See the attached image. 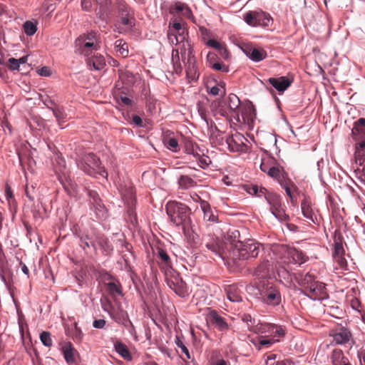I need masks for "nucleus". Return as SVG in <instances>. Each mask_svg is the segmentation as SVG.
Listing matches in <instances>:
<instances>
[{
  "instance_id": "obj_19",
  "label": "nucleus",
  "mask_w": 365,
  "mask_h": 365,
  "mask_svg": "<svg viewBox=\"0 0 365 365\" xmlns=\"http://www.w3.org/2000/svg\"><path fill=\"white\" fill-rule=\"evenodd\" d=\"M122 199L125 205L136 203L134 187L129 182H124L118 187Z\"/></svg>"
},
{
  "instance_id": "obj_54",
  "label": "nucleus",
  "mask_w": 365,
  "mask_h": 365,
  "mask_svg": "<svg viewBox=\"0 0 365 365\" xmlns=\"http://www.w3.org/2000/svg\"><path fill=\"white\" fill-rule=\"evenodd\" d=\"M195 158L198 159V161H197L198 165L200 168H202V169H205L207 167H208V165L211 163V160H210L209 157H207V156L201 157L200 155V154L196 153Z\"/></svg>"
},
{
  "instance_id": "obj_21",
  "label": "nucleus",
  "mask_w": 365,
  "mask_h": 365,
  "mask_svg": "<svg viewBox=\"0 0 365 365\" xmlns=\"http://www.w3.org/2000/svg\"><path fill=\"white\" fill-rule=\"evenodd\" d=\"M95 240L97 247H98L102 253L106 256H110L113 251V246L104 234L97 233L95 234Z\"/></svg>"
},
{
  "instance_id": "obj_48",
  "label": "nucleus",
  "mask_w": 365,
  "mask_h": 365,
  "mask_svg": "<svg viewBox=\"0 0 365 365\" xmlns=\"http://www.w3.org/2000/svg\"><path fill=\"white\" fill-rule=\"evenodd\" d=\"M175 343L176 346L180 348L183 354L186 356L187 359L191 358L188 349L184 344L183 341L179 336H175Z\"/></svg>"
},
{
  "instance_id": "obj_32",
  "label": "nucleus",
  "mask_w": 365,
  "mask_h": 365,
  "mask_svg": "<svg viewBox=\"0 0 365 365\" xmlns=\"http://www.w3.org/2000/svg\"><path fill=\"white\" fill-rule=\"evenodd\" d=\"M257 26L268 27L273 24V19L269 14L262 10L256 11Z\"/></svg>"
},
{
  "instance_id": "obj_58",
  "label": "nucleus",
  "mask_w": 365,
  "mask_h": 365,
  "mask_svg": "<svg viewBox=\"0 0 365 365\" xmlns=\"http://www.w3.org/2000/svg\"><path fill=\"white\" fill-rule=\"evenodd\" d=\"M127 206V212L130 219V221L133 223L137 221V215L135 210V203L132 205H126Z\"/></svg>"
},
{
  "instance_id": "obj_63",
  "label": "nucleus",
  "mask_w": 365,
  "mask_h": 365,
  "mask_svg": "<svg viewBox=\"0 0 365 365\" xmlns=\"http://www.w3.org/2000/svg\"><path fill=\"white\" fill-rule=\"evenodd\" d=\"M9 69L11 71H19L20 70V65L17 61L16 58H10L9 59Z\"/></svg>"
},
{
  "instance_id": "obj_20",
  "label": "nucleus",
  "mask_w": 365,
  "mask_h": 365,
  "mask_svg": "<svg viewBox=\"0 0 365 365\" xmlns=\"http://www.w3.org/2000/svg\"><path fill=\"white\" fill-rule=\"evenodd\" d=\"M330 336L333 338V341L339 345H343L348 343L351 338V331L344 327H340L330 333Z\"/></svg>"
},
{
  "instance_id": "obj_15",
  "label": "nucleus",
  "mask_w": 365,
  "mask_h": 365,
  "mask_svg": "<svg viewBox=\"0 0 365 365\" xmlns=\"http://www.w3.org/2000/svg\"><path fill=\"white\" fill-rule=\"evenodd\" d=\"M154 255L156 262L162 272L173 267V259L164 247H157L155 251H154Z\"/></svg>"
},
{
  "instance_id": "obj_34",
  "label": "nucleus",
  "mask_w": 365,
  "mask_h": 365,
  "mask_svg": "<svg viewBox=\"0 0 365 365\" xmlns=\"http://www.w3.org/2000/svg\"><path fill=\"white\" fill-rule=\"evenodd\" d=\"M115 351L125 360L131 361V354L125 344L120 341H117L114 344Z\"/></svg>"
},
{
  "instance_id": "obj_43",
  "label": "nucleus",
  "mask_w": 365,
  "mask_h": 365,
  "mask_svg": "<svg viewBox=\"0 0 365 365\" xmlns=\"http://www.w3.org/2000/svg\"><path fill=\"white\" fill-rule=\"evenodd\" d=\"M256 11H250L247 12L244 16L245 22L250 26L257 27V24L256 21Z\"/></svg>"
},
{
  "instance_id": "obj_26",
  "label": "nucleus",
  "mask_w": 365,
  "mask_h": 365,
  "mask_svg": "<svg viewBox=\"0 0 365 365\" xmlns=\"http://www.w3.org/2000/svg\"><path fill=\"white\" fill-rule=\"evenodd\" d=\"M351 135L354 140H359L365 135V118H361L354 122L351 129Z\"/></svg>"
},
{
  "instance_id": "obj_41",
  "label": "nucleus",
  "mask_w": 365,
  "mask_h": 365,
  "mask_svg": "<svg viewBox=\"0 0 365 365\" xmlns=\"http://www.w3.org/2000/svg\"><path fill=\"white\" fill-rule=\"evenodd\" d=\"M163 143L168 150L174 153H177L180 149L178 142L175 138H165Z\"/></svg>"
},
{
  "instance_id": "obj_56",
  "label": "nucleus",
  "mask_w": 365,
  "mask_h": 365,
  "mask_svg": "<svg viewBox=\"0 0 365 365\" xmlns=\"http://www.w3.org/2000/svg\"><path fill=\"white\" fill-rule=\"evenodd\" d=\"M210 68L215 71H222L223 73H228L230 71L228 66L225 65L218 61H216L215 63H212Z\"/></svg>"
},
{
  "instance_id": "obj_61",
  "label": "nucleus",
  "mask_w": 365,
  "mask_h": 365,
  "mask_svg": "<svg viewBox=\"0 0 365 365\" xmlns=\"http://www.w3.org/2000/svg\"><path fill=\"white\" fill-rule=\"evenodd\" d=\"M275 179L277 180L281 187H282V185L287 184L288 181H292L287 178V175L284 171V170Z\"/></svg>"
},
{
  "instance_id": "obj_60",
  "label": "nucleus",
  "mask_w": 365,
  "mask_h": 365,
  "mask_svg": "<svg viewBox=\"0 0 365 365\" xmlns=\"http://www.w3.org/2000/svg\"><path fill=\"white\" fill-rule=\"evenodd\" d=\"M120 23L124 26L133 28L135 24V16L127 17L123 16L120 17Z\"/></svg>"
},
{
  "instance_id": "obj_11",
  "label": "nucleus",
  "mask_w": 365,
  "mask_h": 365,
  "mask_svg": "<svg viewBox=\"0 0 365 365\" xmlns=\"http://www.w3.org/2000/svg\"><path fill=\"white\" fill-rule=\"evenodd\" d=\"M247 141V138L240 133L232 134L226 138L228 150L233 153H246L249 150Z\"/></svg>"
},
{
  "instance_id": "obj_7",
  "label": "nucleus",
  "mask_w": 365,
  "mask_h": 365,
  "mask_svg": "<svg viewBox=\"0 0 365 365\" xmlns=\"http://www.w3.org/2000/svg\"><path fill=\"white\" fill-rule=\"evenodd\" d=\"M202 244L214 256L224 259L225 254V243L215 235H207L202 237Z\"/></svg>"
},
{
  "instance_id": "obj_14",
  "label": "nucleus",
  "mask_w": 365,
  "mask_h": 365,
  "mask_svg": "<svg viewBox=\"0 0 365 365\" xmlns=\"http://www.w3.org/2000/svg\"><path fill=\"white\" fill-rule=\"evenodd\" d=\"M55 173L60 183L62 185L67 193L71 194L74 189L75 183L71 180L69 172L65 165H60L55 168Z\"/></svg>"
},
{
  "instance_id": "obj_38",
  "label": "nucleus",
  "mask_w": 365,
  "mask_h": 365,
  "mask_svg": "<svg viewBox=\"0 0 365 365\" xmlns=\"http://www.w3.org/2000/svg\"><path fill=\"white\" fill-rule=\"evenodd\" d=\"M63 357L65 361L68 364L73 363L74 361L73 351L74 349L70 342L65 344L62 347Z\"/></svg>"
},
{
  "instance_id": "obj_18",
  "label": "nucleus",
  "mask_w": 365,
  "mask_h": 365,
  "mask_svg": "<svg viewBox=\"0 0 365 365\" xmlns=\"http://www.w3.org/2000/svg\"><path fill=\"white\" fill-rule=\"evenodd\" d=\"M98 48V43L93 42H86L83 38L78 37L75 41V52L82 54L86 57H89L94 51Z\"/></svg>"
},
{
  "instance_id": "obj_57",
  "label": "nucleus",
  "mask_w": 365,
  "mask_h": 365,
  "mask_svg": "<svg viewBox=\"0 0 365 365\" xmlns=\"http://www.w3.org/2000/svg\"><path fill=\"white\" fill-rule=\"evenodd\" d=\"M186 4L180 1H177L174 5L171 6L170 13L175 14V13H182Z\"/></svg>"
},
{
  "instance_id": "obj_37",
  "label": "nucleus",
  "mask_w": 365,
  "mask_h": 365,
  "mask_svg": "<svg viewBox=\"0 0 365 365\" xmlns=\"http://www.w3.org/2000/svg\"><path fill=\"white\" fill-rule=\"evenodd\" d=\"M226 238L231 245L232 250L235 244H237L238 242H242V240H240V233L239 230L235 228H230L228 230Z\"/></svg>"
},
{
  "instance_id": "obj_4",
  "label": "nucleus",
  "mask_w": 365,
  "mask_h": 365,
  "mask_svg": "<svg viewBox=\"0 0 365 365\" xmlns=\"http://www.w3.org/2000/svg\"><path fill=\"white\" fill-rule=\"evenodd\" d=\"M262 248V245L253 239L238 242L232 247L233 259L249 260L256 258Z\"/></svg>"
},
{
  "instance_id": "obj_17",
  "label": "nucleus",
  "mask_w": 365,
  "mask_h": 365,
  "mask_svg": "<svg viewBox=\"0 0 365 365\" xmlns=\"http://www.w3.org/2000/svg\"><path fill=\"white\" fill-rule=\"evenodd\" d=\"M282 336H256L250 339V342L252 344L257 351L265 348L269 349L272 345L279 341V337Z\"/></svg>"
},
{
  "instance_id": "obj_5",
  "label": "nucleus",
  "mask_w": 365,
  "mask_h": 365,
  "mask_svg": "<svg viewBox=\"0 0 365 365\" xmlns=\"http://www.w3.org/2000/svg\"><path fill=\"white\" fill-rule=\"evenodd\" d=\"M258 299L264 304L277 307L282 303V294L277 285L272 282H263L257 288Z\"/></svg>"
},
{
  "instance_id": "obj_10",
  "label": "nucleus",
  "mask_w": 365,
  "mask_h": 365,
  "mask_svg": "<svg viewBox=\"0 0 365 365\" xmlns=\"http://www.w3.org/2000/svg\"><path fill=\"white\" fill-rule=\"evenodd\" d=\"M88 195L89 197L91 210L94 212L96 217L98 220H105L108 216V210L102 203L98 194L94 190H89Z\"/></svg>"
},
{
  "instance_id": "obj_27",
  "label": "nucleus",
  "mask_w": 365,
  "mask_h": 365,
  "mask_svg": "<svg viewBox=\"0 0 365 365\" xmlns=\"http://www.w3.org/2000/svg\"><path fill=\"white\" fill-rule=\"evenodd\" d=\"M272 268V262L267 259H264L258 264L255 270V275L258 277H266L269 275V272Z\"/></svg>"
},
{
  "instance_id": "obj_9",
  "label": "nucleus",
  "mask_w": 365,
  "mask_h": 365,
  "mask_svg": "<svg viewBox=\"0 0 365 365\" xmlns=\"http://www.w3.org/2000/svg\"><path fill=\"white\" fill-rule=\"evenodd\" d=\"M249 330L257 334V336H284L285 334L280 326L269 323H257L249 328Z\"/></svg>"
},
{
  "instance_id": "obj_33",
  "label": "nucleus",
  "mask_w": 365,
  "mask_h": 365,
  "mask_svg": "<svg viewBox=\"0 0 365 365\" xmlns=\"http://www.w3.org/2000/svg\"><path fill=\"white\" fill-rule=\"evenodd\" d=\"M87 64L90 66H92V68L96 71L102 70L106 66V61L103 56L95 55L91 58H88Z\"/></svg>"
},
{
  "instance_id": "obj_62",
  "label": "nucleus",
  "mask_w": 365,
  "mask_h": 365,
  "mask_svg": "<svg viewBox=\"0 0 365 365\" xmlns=\"http://www.w3.org/2000/svg\"><path fill=\"white\" fill-rule=\"evenodd\" d=\"M282 170L283 169L271 166V168L268 169L267 175L275 179L282 173Z\"/></svg>"
},
{
  "instance_id": "obj_31",
  "label": "nucleus",
  "mask_w": 365,
  "mask_h": 365,
  "mask_svg": "<svg viewBox=\"0 0 365 365\" xmlns=\"http://www.w3.org/2000/svg\"><path fill=\"white\" fill-rule=\"evenodd\" d=\"M301 210L302 215L304 217H306L307 219H308L314 224L319 223L317 215L315 214L314 210L312 209V207L307 201L303 200L302 202Z\"/></svg>"
},
{
  "instance_id": "obj_25",
  "label": "nucleus",
  "mask_w": 365,
  "mask_h": 365,
  "mask_svg": "<svg viewBox=\"0 0 365 365\" xmlns=\"http://www.w3.org/2000/svg\"><path fill=\"white\" fill-rule=\"evenodd\" d=\"M208 317L210 323L214 324L219 331H222L228 329L227 323L216 311H210Z\"/></svg>"
},
{
  "instance_id": "obj_44",
  "label": "nucleus",
  "mask_w": 365,
  "mask_h": 365,
  "mask_svg": "<svg viewBox=\"0 0 365 365\" xmlns=\"http://www.w3.org/2000/svg\"><path fill=\"white\" fill-rule=\"evenodd\" d=\"M282 187L284 190L286 194L289 197L292 202H294L297 200V198L292 193V189L293 188L294 190H297V187L292 181H288V183L282 185Z\"/></svg>"
},
{
  "instance_id": "obj_1",
  "label": "nucleus",
  "mask_w": 365,
  "mask_h": 365,
  "mask_svg": "<svg viewBox=\"0 0 365 365\" xmlns=\"http://www.w3.org/2000/svg\"><path fill=\"white\" fill-rule=\"evenodd\" d=\"M166 213L170 221L180 227L186 235L191 226V209L185 204L175 200L168 201L165 205Z\"/></svg>"
},
{
  "instance_id": "obj_13",
  "label": "nucleus",
  "mask_w": 365,
  "mask_h": 365,
  "mask_svg": "<svg viewBox=\"0 0 365 365\" xmlns=\"http://www.w3.org/2000/svg\"><path fill=\"white\" fill-rule=\"evenodd\" d=\"M109 314L115 322L123 326L131 335H133L135 333V327L130 320L128 314L126 311L123 309H118L110 312Z\"/></svg>"
},
{
  "instance_id": "obj_51",
  "label": "nucleus",
  "mask_w": 365,
  "mask_h": 365,
  "mask_svg": "<svg viewBox=\"0 0 365 365\" xmlns=\"http://www.w3.org/2000/svg\"><path fill=\"white\" fill-rule=\"evenodd\" d=\"M354 160L355 163L360 165L364 166L363 170L365 172V153H361L359 151H355L354 153Z\"/></svg>"
},
{
  "instance_id": "obj_23",
  "label": "nucleus",
  "mask_w": 365,
  "mask_h": 365,
  "mask_svg": "<svg viewBox=\"0 0 365 365\" xmlns=\"http://www.w3.org/2000/svg\"><path fill=\"white\" fill-rule=\"evenodd\" d=\"M243 52L254 62L262 61L267 57V52L262 48L248 46L243 49Z\"/></svg>"
},
{
  "instance_id": "obj_35",
  "label": "nucleus",
  "mask_w": 365,
  "mask_h": 365,
  "mask_svg": "<svg viewBox=\"0 0 365 365\" xmlns=\"http://www.w3.org/2000/svg\"><path fill=\"white\" fill-rule=\"evenodd\" d=\"M247 192L250 195H255L257 197H264L266 200V196L272 194L271 192H268L267 189L264 187H262L258 185H251L247 187Z\"/></svg>"
},
{
  "instance_id": "obj_28",
  "label": "nucleus",
  "mask_w": 365,
  "mask_h": 365,
  "mask_svg": "<svg viewBox=\"0 0 365 365\" xmlns=\"http://www.w3.org/2000/svg\"><path fill=\"white\" fill-rule=\"evenodd\" d=\"M240 98L235 94L230 93L228 96V107L232 114L237 120H240Z\"/></svg>"
},
{
  "instance_id": "obj_64",
  "label": "nucleus",
  "mask_w": 365,
  "mask_h": 365,
  "mask_svg": "<svg viewBox=\"0 0 365 365\" xmlns=\"http://www.w3.org/2000/svg\"><path fill=\"white\" fill-rule=\"evenodd\" d=\"M355 151L365 153V138L356 143Z\"/></svg>"
},
{
  "instance_id": "obj_53",
  "label": "nucleus",
  "mask_w": 365,
  "mask_h": 365,
  "mask_svg": "<svg viewBox=\"0 0 365 365\" xmlns=\"http://www.w3.org/2000/svg\"><path fill=\"white\" fill-rule=\"evenodd\" d=\"M198 113L200 115V118H202V120L206 123L207 126L208 128H214L215 129H217V126L214 124V123L210 120H209L207 118V115H206V113L204 110H202V108H199L198 109Z\"/></svg>"
},
{
  "instance_id": "obj_2",
  "label": "nucleus",
  "mask_w": 365,
  "mask_h": 365,
  "mask_svg": "<svg viewBox=\"0 0 365 365\" xmlns=\"http://www.w3.org/2000/svg\"><path fill=\"white\" fill-rule=\"evenodd\" d=\"M78 168L89 176L100 175L106 179L108 172L102 165L100 158L93 153H85L76 160Z\"/></svg>"
},
{
  "instance_id": "obj_55",
  "label": "nucleus",
  "mask_w": 365,
  "mask_h": 365,
  "mask_svg": "<svg viewBox=\"0 0 365 365\" xmlns=\"http://www.w3.org/2000/svg\"><path fill=\"white\" fill-rule=\"evenodd\" d=\"M78 37L83 38L86 42H93V43H97L96 33L94 31L83 34Z\"/></svg>"
},
{
  "instance_id": "obj_45",
  "label": "nucleus",
  "mask_w": 365,
  "mask_h": 365,
  "mask_svg": "<svg viewBox=\"0 0 365 365\" xmlns=\"http://www.w3.org/2000/svg\"><path fill=\"white\" fill-rule=\"evenodd\" d=\"M119 14L121 16H135L133 9L128 6L126 4H121L118 8Z\"/></svg>"
},
{
  "instance_id": "obj_29",
  "label": "nucleus",
  "mask_w": 365,
  "mask_h": 365,
  "mask_svg": "<svg viewBox=\"0 0 365 365\" xmlns=\"http://www.w3.org/2000/svg\"><path fill=\"white\" fill-rule=\"evenodd\" d=\"M186 77L190 81H196L198 79L199 74L197 71V66L193 56L188 57L187 65L186 66Z\"/></svg>"
},
{
  "instance_id": "obj_22",
  "label": "nucleus",
  "mask_w": 365,
  "mask_h": 365,
  "mask_svg": "<svg viewBox=\"0 0 365 365\" xmlns=\"http://www.w3.org/2000/svg\"><path fill=\"white\" fill-rule=\"evenodd\" d=\"M267 81L272 85L279 93H284L292 83V80L287 76H280L278 78H269Z\"/></svg>"
},
{
  "instance_id": "obj_42",
  "label": "nucleus",
  "mask_w": 365,
  "mask_h": 365,
  "mask_svg": "<svg viewBox=\"0 0 365 365\" xmlns=\"http://www.w3.org/2000/svg\"><path fill=\"white\" fill-rule=\"evenodd\" d=\"M344 352L341 349H334L331 353V362L333 365H340V363L346 358Z\"/></svg>"
},
{
  "instance_id": "obj_36",
  "label": "nucleus",
  "mask_w": 365,
  "mask_h": 365,
  "mask_svg": "<svg viewBox=\"0 0 365 365\" xmlns=\"http://www.w3.org/2000/svg\"><path fill=\"white\" fill-rule=\"evenodd\" d=\"M178 182L179 187L181 189L184 190L193 187L197 185V183L193 180V179L190 176L184 175H182L179 177Z\"/></svg>"
},
{
  "instance_id": "obj_24",
  "label": "nucleus",
  "mask_w": 365,
  "mask_h": 365,
  "mask_svg": "<svg viewBox=\"0 0 365 365\" xmlns=\"http://www.w3.org/2000/svg\"><path fill=\"white\" fill-rule=\"evenodd\" d=\"M200 208L203 212V220L212 223L218 222L217 215L212 210L210 205L205 200H201Z\"/></svg>"
},
{
  "instance_id": "obj_40",
  "label": "nucleus",
  "mask_w": 365,
  "mask_h": 365,
  "mask_svg": "<svg viewBox=\"0 0 365 365\" xmlns=\"http://www.w3.org/2000/svg\"><path fill=\"white\" fill-rule=\"evenodd\" d=\"M51 111L59 124L66 120L67 115L62 107L51 108Z\"/></svg>"
},
{
  "instance_id": "obj_6",
  "label": "nucleus",
  "mask_w": 365,
  "mask_h": 365,
  "mask_svg": "<svg viewBox=\"0 0 365 365\" xmlns=\"http://www.w3.org/2000/svg\"><path fill=\"white\" fill-rule=\"evenodd\" d=\"M168 286L175 292L176 294L184 297L187 294L185 282L182 280L178 272L173 267L163 272Z\"/></svg>"
},
{
  "instance_id": "obj_47",
  "label": "nucleus",
  "mask_w": 365,
  "mask_h": 365,
  "mask_svg": "<svg viewBox=\"0 0 365 365\" xmlns=\"http://www.w3.org/2000/svg\"><path fill=\"white\" fill-rule=\"evenodd\" d=\"M40 340L43 346L51 347L53 344V341L51 334L48 331H43L40 334Z\"/></svg>"
},
{
  "instance_id": "obj_46",
  "label": "nucleus",
  "mask_w": 365,
  "mask_h": 365,
  "mask_svg": "<svg viewBox=\"0 0 365 365\" xmlns=\"http://www.w3.org/2000/svg\"><path fill=\"white\" fill-rule=\"evenodd\" d=\"M115 48L122 56H126L128 53V45L122 39H118L115 43Z\"/></svg>"
},
{
  "instance_id": "obj_49",
  "label": "nucleus",
  "mask_w": 365,
  "mask_h": 365,
  "mask_svg": "<svg viewBox=\"0 0 365 365\" xmlns=\"http://www.w3.org/2000/svg\"><path fill=\"white\" fill-rule=\"evenodd\" d=\"M344 253V250L343 245L341 242H335L334 245V251H333V257H338L339 259L341 258Z\"/></svg>"
},
{
  "instance_id": "obj_3",
  "label": "nucleus",
  "mask_w": 365,
  "mask_h": 365,
  "mask_svg": "<svg viewBox=\"0 0 365 365\" xmlns=\"http://www.w3.org/2000/svg\"><path fill=\"white\" fill-rule=\"evenodd\" d=\"M298 283L303 289L302 293L312 300H322L325 294V284L315 280L314 277L306 273L298 277Z\"/></svg>"
},
{
  "instance_id": "obj_8",
  "label": "nucleus",
  "mask_w": 365,
  "mask_h": 365,
  "mask_svg": "<svg viewBox=\"0 0 365 365\" xmlns=\"http://www.w3.org/2000/svg\"><path fill=\"white\" fill-rule=\"evenodd\" d=\"M266 201L269 205V210L272 215L280 222H286L289 217L286 214L284 208L282 207L280 197L277 194H270L266 196Z\"/></svg>"
},
{
  "instance_id": "obj_30",
  "label": "nucleus",
  "mask_w": 365,
  "mask_h": 365,
  "mask_svg": "<svg viewBox=\"0 0 365 365\" xmlns=\"http://www.w3.org/2000/svg\"><path fill=\"white\" fill-rule=\"evenodd\" d=\"M187 35V33L185 30L180 32L168 31V38L172 45L182 43V46H185Z\"/></svg>"
},
{
  "instance_id": "obj_59",
  "label": "nucleus",
  "mask_w": 365,
  "mask_h": 365,
  "mask_svg": "<svg viewBox=\"0 0 365 365\" xmlns=\"http://www.w3.org/2000/svg\"><path fill=\"white\" fill-rule=\"evenodd\" d=\"M108 287L110 292L116 293L118 295H123L122 288L120 284L115 282H110L108 283Z\"/></svg>"
},
{
  "instance_id": "obj_39",
  "label": "nucleus",
  "mask_w": 365,
  "mask_h": 365,
  "mask_svg": "<svg viewBox=\"0 0 365 365\" xmlns=\"http://www.w3.org/2000/svg\"><path fill=\"white\" fill-rule=\"evenodd\" d=\"M23 29L26 36H31L34 35L37 31L36 21H26L23 24Z\"/></svg>"
},
{
  "instance_id": "obj_12",
  "label": "nucleus",
  "mask_w": 365,
  "mask_h": 365,
  "mask_svg": "<svg viewBox=\"0 0 365 365\" xmlns=\"http://www.w3.org/2000/svg\"><path fill=\"white\" fill-rule=\"evenodd\" d=\"M74 235L78 238L79 245L84 251L92 249L96 253L97 252L95 235H93L87 230L76 227L74 229Z\"/></svg>"
},
{
  "instance_id": "obj_50",
  "label": "nucleus",
  "mask_w": 365,
  "mask_h": 365,
  "mask_svg": "<svg viewBox=\"0 0 365 365\" xmlns=\"http://www.w3.org/2000/svg\"><path fill=\"white\" fill-rule=\"evenodd\" d=\"M235 288L234 287H230L227 290V299L232 302H240L242 301V297L237 294V293H235L233 292V289Z\"/></svg>"
},
{
  "instance_id": "obj_52",
  "label": "nucleus",
  "mask_w": 365,
  "mask_h": 365,
  "mask_svg": "<svg viewBox=\"0 0 365 365\" xmlns=\"http://www.w3.org/2000/svg\"><path fill=\"white\" fill-rule=\"evenodd\" d=\"M119 78L123 84L130 85L133 83V75L129 71L121 73Z\"/></svg>"
},
{
  "instance_id": "obj_16",
  "label": "nucleus",
  "mask_w": 365,
  "mask_h": 365,
  "mask_svg": "<svg viewBox=\"0 0 365 365\" xmlns=\"http://www.w3.org/2000/svg\"><path fill=\"white\" fill-rule=\"evenodd\" d=\"M284 263L293 264H302L307 262V257L304 252L295 247H289L284 250Z\"/></svg>"
}]
</instances>
